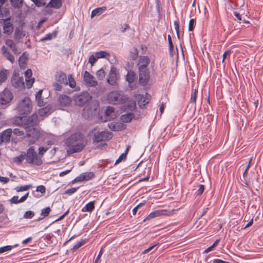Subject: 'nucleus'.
Instances as JSON below:
<instances>
[{"label":"nucleus","mask_w":263,"mask_h":263,"mask_svg":"<svg viewBox=\"0 0 263 263\" xmlns=\"http://www.w3.org/2000/svg\"><path fill=\"white\" fill-rule=\"evenodd\" d=\"M87 143L85 136L80 133H75L69 136L65 141L66 145L68 147V154H72L82 151Z\"/></svg>","instance_id":"f257e3e1"},{"label":"nucleus","mask_w":263,"mask_h":263,"mask_svg":"<svg viewBox=\"0 0 263 263\" xmlns=\"http://www.w3.org/2000/svg\"><path fill=\"white\" fill-rule=\"evenodd\" d=\"M39 122L37 114H33L29 117H24V128L26 129V135L36 139L39 135L37 129L34 127Z\"/></svg>","instance_id":"f03ea898"},{"label":"nucleus","mask_w":263,"mask_h":263,"mask_svg":"<svg viewBox=\"0 0 263 263\" xmlns=\"http://www.w3.org/2000/svg\"><path fill=\"white\" fill-rule=\"evenodd\" d=\"M96 128L89 132V134H92V142L96 146V149L101 148L105 145V142L112 138V134L108 131H101L95 132Z\"/></svg>","instance_id":"7ed1b4c3"},{"label":"nucleus","mask_w":263,"mask_h":263,"mask_svg":"<svg viewBox=\"0 0 263 263\" xmlns=\"http://www.w3.org/2000/svg\"><path fill=\"white\" fill-rule=\"evenodd\" d=\"M127 99V96L125 95L122 91L114 90L110 92L107 96V101L108 102L114 105L124 103Z\"/></svg>","instance_id":"20e7f679"},{"label":"nucleus","mask_w":263,"mask_h":263,"mask_svg":"<svg viewBox=\"0 0 263 263\" xmlns=\"http://www.w3.org/2000/svg\"><path fill=\"white\" fill-rule=\"evenodd\" d=\"M15 110L20 115H27L30 113L32 110V104L30 98L26 97L18 101Z\"/></svg>","instance_id":"39448f33"},{"label":"nucleus","mask_w":263,"mask_h":263,"mask_svg":"<svg viewBox=\"0 0 263 263\" xmlns=\"http://www.w3.org/2000/svg\"><path fill=\"white\" fill-rule=\"evenodd\" d=\"M26 162L35 165H41L43 163L42 158L36 154L33 146L30 147L26 153Z\"/></svg>","instance_id":"423d86ee"},{"label":"nucleus","mask_w":263,"mask_h":263,"mask_svg":"<svg viewBox=\"0 0 263 263\" xmlns=\"http://www.w3.org/2000/svg\"><path fill=\"white\" fill-rule=\"evenodd\" d=\"M55 81L61 84L69 86L74 88L76 86V82L71 74L68 75V80L66 74L63 72H58L55 76Z\"/></svg>","instance_id":"0eeeda50"},{"label":"nucleus","mask_w":263,"mask_h":263,"mask_svg":"<svg viewBox=\"0 0 263 263\" xmlns=\"http://www.w3.org/2000/svg\"><path fill=\"white\" fill-rule=\"evenodd\" d=\"M99 104L97 101H92L83 109L82 116L86 119H90L96 115Z\"/></svg>","instance_id":"6e6552de"},{"label":"nucleus","mask_w":263,"mask_h":263,"mask_svg":"<svg viewBox=\"0 0 263 263\" xmlns=\"http://www.w3.org/2000/svg\"><path fill=\"white\" fill-rule=\"evenodd\" d=\"M91 96L87 91H84L80 94L75 95L73 99L77 105L82 106L91 100Z\"/></svg>","instance_id":"1a4fd4ad"},{"label":"nucleus","mask_w":263,"mask_h":263,"mask_svg":"<svg viewBox=\"0 0 263 263\" xmlns=\"http://www.w3.org/2000/svg\"><path fill=\"white\" fill-rule=\"evenodd\" d=\"M0 24L3 25L4 34L7 35H10L12 34L14 30V25L11 21L10 16L5 19L0 18Z\"/></svg>","instance_id":"9d476101"},{"label":"nucleus","mask_w":263,"mask_h":263,"mask_svg":"<svg viewBox=\"0 0 263 263\" xmlns=\"http://www.w3.org/2000/svg\"><path fill=\"white\" fill-rule=\"evenodd\" d=\"M139 82L142 86H146L149 82L151 75L149 70H138Z\"/></svg>","instance_id":"9b49d317"},{"label":"nucleus","mask_w":263,"mask_h":263,"mask_svg":"<svg viewBox=\"0 0 263 263\" xmlns=\"http://www.w3.org/2000/svg\"><path fill=\"white\" fill-rule=\"evenodd\" d=\"M13 98L12 93L7 88H5L0 93V104L6 105L9 103Z\"/></svg>","instance_id":"f8f14e48"},{"label":"nucleus","mask_w":263,"mask_h":263,"mask_svg":"<svg viewBox=\"0 0 263 263\" xmlns=\"http://www.w3.org/2000/svg\"><path fill=\"white\" fill-rule=\"evenodd\" d=\"M11 83L16 88L21 89L25 87V83L23 77H20L18 74L14 73L11 78Z\"/></svg>","instance_id":"ddd939ff"},{"label":"nucleus","mask_w":263,"mask_h":263,"mask_svg":"<svg viewBox=\"0 0 263 263\" xmlns=\"http://www.w3.org/2000/svg\"><path fill=\"white\" fill-rule=\"evenodd\" d=\"M150 63V59L147 56H140L139 58L137 66L138 70H149L147 68Z\"/></svg>","instance_id":"4468645a"},{"label":"nucleus","mask_w":263,"mask_h":263,"mask_svg":"<svg viewBox=\"0 0 263 263\" xmlns=\"http://www.w3.org/2000/svg\"><path fill=\"white\" fill-rule=\"evenodd\" d=\"M119 78V74L118 73L117 69L115 67H112L110 70L109 77L107 79L108 83L111 85H115Z\"/></svg>","instance_id":"2eb2a0df"},{"label":"nucleus","mask_w":263,"mask_h":263,"mask_svg":"<svg viewBox=\"0 0 263 263\" xmlns=\"http://www.w3.org/2000/svg\"><path fill=\"white\" fill-rule=\"evenodd\" d=\"M83 79L85 82L89 86L93 87L98 85V82L95 78L87 71H85Z\"/></svg>","instance_id":"dca6fc26"},{"label":"nucleus","mask_w":263,"mask_h":263,"mask_svg":"<svg viewBox=\"0 0 263 263\" xmlns=\"http://www.w3.org/2000/svg\"><path fill=\"white\" fill-rule=\"evenodd\" d=\"M149 96L146 93L145 96L143 95H135L134 97L138 101V104L140 107H143L146 104L148 103L149 101Z\"/></svg>","instance_id":"f3484780"},{"label":"nucleus","mask_w":263,"mask_h":263,"mask_svg":"<svg viewBox=\"0 0 263 263\" xmlns=\"http://www.w3.org/2000/svg\"><path fill=\"white\" fill-rule=\"evenodd\" d=\"M168 213H170L166 210H156L154 212H151L144 220H150L157 217H159L162 215H167Z\"/></svg>","instance_id":"a211bd4d"},{"label":"nucleus","mask_w":263,"mask_h":263,"mask_svg":"<svg viewBox=\"0 0 263 263\" xmlns=\"http://www.w3.org/2000/svg\"><path fill=\"white\" fill-rule=\"evenodd\" d=\"M12 133V130L11 128L7 129L3 132L0 135V143L9 142Z\"/></svg>","instance_id":"6ab92c4d"},{"label":"nucleus","mask_w":263,"mask_h":263,"mask_svg":"<svg viewBox=\"0 0 263 263\" xmlns=\"http://www.w3.org/2000/svg\"><path fill=\"white\" fill-rule=\"evenodd\" d=\"M32 75V73L30 69H27L25 72L26 84L28 88L32 87L34 82V79L31 78Z\"/></svg>","instance_id":"aec40b11"},{"label":"nucleus","mask_w":263,"mask_h":263,"mask_svg":"<svg viewBox=\"0 0 263 263\" xmlns=\"http://www.w3.org/2000/svg\"><path fill=\"white\" fill-rule=\"evenodd\" d=\"M94 177V174L92 172L84 173L74 179L76 182H81L89 180Z\"/></svg>","instance_id":"412c9836"},{"label":"nucleus","mask_w":263,"mask_h":263,"mask_svg":"<svg viewBox=\"0 0 263 263\" xmlns=\"http://www.w3.org/2000/svg\"><path fill=\"white\" fill-rule=\"evenodd\" d=\"M53 111L52 106L48 105L46 107L41 108L38 111V114L40 117L47 116L50 115Z\"/></svg>","instance_id":"4be33fe9"},{"label":"nucleus","mask_w":263,"mask_h":263,"mask_svg":"<svg viewBox=\"0 0 263 263\" xmlns=\"http://www.w3.org/2000/svg\"><path fill=\"white\" fill-rule=\"evenodd\" d=\"M2 52L3 55L12 64L15 62V58L14 56L11 53L10 51L5 46L2 47Z\"/></svg>","instance_id":"5701e85b"},{"label":"nucleus","mask_w":263,"mask_h":263,"mask_svg":"<svg viewBox=\"0 0 263 263\" xmlns=\"http://www.w3.org/2000/svg\"><path fill=\"white\" fill-rule=\"evenodd\" d=\"M29 195V193H27L25 194L23 197H22L20 199H18V196H14L10 200V202L11 203L17 204L18 203H21L24 202L28 198Z\"/></svg>","instance_id":"b1692460"},{"label":"nucleus","mask_w":263,"mask_h":263,"mask_svg":"<svg viewBox=\"0 0 263 263\" xmlns=\"http://www.w3.org/2000/svg\"><path fill=\"white\" fill-rule=\"evenodd\" d=\"M24 117L21 116H15L13 117L11 122L13 124L17 125L23 126L24 127Z\"/></svg>","instance_id":"393cba45"},{"label":"nucleus","mask_w":263,"mask_h":263,"mask_svg":"<svg viewBox=\"0 0 263 263\" xmlns=\"http://www.w3.org/2000/svg\"><path fill=\"white\" fill-rule=\"evenodd\" d=\"M59 100L61 105L63 106L69 105L71 101L70 97L66 95L61 96L59 97Z\"/></svg>","instance_id":"a878e982"},{"label":"nucleus","mask_w":263,"mask_h":263,"mask_svg":"<svg viewBox=\"0 0 263 263\" xmlns=\"http://www.w3.org/2000/svg\"><path fill=\"white\" fill-rule=\"evenodd\" d=\"M106 9V7L105 6H103L101 7H99L93 10L91 13V17L92 18L95 16L100 15L102 14L104 11Z\"/></svg>","instance_id":"bb28decb"},{"label":"nucleus","mask_w":263,"mask_h":263,"mask_svg":"<svg viewBox=\"0 0 263 263\" xmlns=\"http://www.w3.org/2000/svg\"><path fill=\"white\" fill-rule=\"evenodd\" d=\"M136 73L134 71L129 70L126 76V80L129 84L133 83L136 79Z\"/></svg>","instance_id":"cd10ccee"},{"label":"nucleus","mask_w":263,"mask_h":263,"mask_svg":"<svg viewBox=\"0 0 263 263\" xmlns=\"http://www.w3.org/2000/svg\"><path fill=\"white\" fill-rule=\"evenodd\" d=\"M62 6L61 0H51L47 5V7L54 9H59Z\"/></svg>","instance_id":"c85d7f7f"},{"label":"nucleus","mask_w":263,"mask_h":263,"mask_svg":"<svg viewBox=\"0 0 263 263\" xmlns=\"http://www.w3.org/2000/svg\"><path fill=\"white\" fill-rule=\"evenodd\" d=\"M95 209V201H90L82 209L83 212H91Z\"/></svg>","instance_id":"c756f323"},{"label":"nucleus","mask_w":263,"mask_h":263,"mask_svg":"<svg viewBox=\"0 0 263 263\" xmlns=\"http://www.w3.org/2000/svg\"><path fill=\"white\" fill-rule=\"evenodd\" d=\"M105 114L109 118L114 119L116 116L114 108L112 106H108L105 110Z\"/></svg>","instance_id":"7c9ffc66"},{"label":"nucleus","mask_w":263,"mask_h":263,"mask_svg":"<svg viewBox=\"0 0 263 263\" xmlns=\"http://www.w3.org/2000/svg\"><path fill=\"white\" fill-rule=\"evenodd\" d=\"M9 73V70L4 68L0 70V83L4 82L7 80Z\"/></svg>","instance_id":"2f4dec72"},{"label":"nucleus","mask_w":263,"mask_h":263,"mask_svg":"<svg viewBox=\"0 0 263 263\" xmlns=\"http://www.w3.org/2000/svg\"><path fill=\"white\" fill-rule=\"evenodd\" d=\"M6 45L8 46L11 50L14 53H16L17 51V48L16 45L14 43L13 40L11 39H7L5 41Z\"/></svg>","instance_id":"473e14b6"},{"label":"nucleus","mask_w":263,"mask_h":263,"mask_svg":"<svg viewBox=\"0 0 263 263\" xmlns=\"http://www.w3.org/2000/svg\"><path fill=\"white\" fill-rule=\"evenodd\" d=\"M134 115L133 113H128L123 115L121 117L122 121L124 122H130L133 119Z\"/></svg>","instance_id":"72a5a7b5"},{"label":"nucleus","mask_w":263,"mask_h":263,"mask_svg":"<svg viewBox=\"0 0 263 263\" xmlns=\"http://www.w3.org/2000/svg\"><path fill=\"white\" fill-rule=\"evenodd\" d=\"M25 159L26 160V153L22 152L18 156L13 158V161L17 164H20Z\"/></svg>","instance_id":"f704fd0d"},{"label":"nucleus","mask_w":263,"mask_h":263,"mask_svg":"<svg viewBox=\"0 0 263 263\" xmlns=\"http://www.w3.org/2000/svg\"><path fill=\"white\" fill-rule=\"evenodd\" d=\"M57 35V32L54 31L52 33L47 34L44 37L40 39V41L44 42L47 40H51L53 38H55Z\"/></svg>","instance_id":"c9c22d12"},{"label":"nucleus","mask_w":263,"mask_h":263,"mask_svg":"<svg viewBox=\"0 0 263 263\" xmlns=\"http://www.w3.org/2000/svg\"><path fill=\"white\" fill-rule=\"evenodd\" d=\"M42 90H40L35 95V100L40 106L44 105V101L42 99Z\"/></svg>","instance_id":"e433bc0d"},{"label":"nucleus","mask_w":263,"mask_h":263,"mask_svg":"<svg viewBox=\"0 0 263 263\" xmlns=\"http://www.w3.org/2000/svg\"><path fill=\"white\" fill-rule=\"evenodd\" d=\"M50 211L51 209L49 207H47L45 209H42L41 213V216L42 217H40L37 220H41L45 218L46 217L48 216Z\"/></svg>","instance_id":"4c0bfd02"},{"label":"nucleus","mask_w":263,"mask_h":263,"mask_svg":"<svg viewBox=\"0 0 263 263\" xmlns=\"http://www.w3.org/2000/svg\"><path fill=\"white\" fill-rule=\"evenodd\" d=\"M96 57L97 59H100V58H106L107 57H110V54L105 51H100L99 52H97L95 53Z\"/></svg>","instance_id":"58836bf2"},{"label":"nucleus","mask_w":263,"mask_h":263,"mask_svg":"<svg viewBox=\"0 0 263 263\" xmlns=\"http://www.w3.org/2000/svg\"><path fill=\"white\" fill-rule=\"evenodd\" d=\"M27 60V58L25 55V53H24L18 59V63L21 67L24 68L25 67V64L26 61Z\"/></svg>","instance_id":"ea45409f"},{"label":"nucleus","mask_w":263,"mask_h":263,"mask_svg":"<svg viewBox=\"0 0 263 263\" xmlns=\"http://www.w3.org/2000/svg\"><path fill=\"white\" fill-rule=\"evenodd\" d=\"M25 35V33L22 29L16 28L14 33V36L16 39H22Z\"/></svg>","instance_id":"a19ab883"},{"label":"nucleus","mask_w":263,"mask_h":263,"mask_svg":"<svg viewBox=\"0 0 263 263\" xmlns=\"http://www.w3.org/2000/svg\"><path fill=\"white\" fill-rule=\"evenodd\" d=\"M23 0H10L12 6L15 8H20L22 7Z\"/></svg>","instance_id":"79ce46f5"},{"label":"nucleus","mask_w":263,"mask_h":263,"mask_svg":"<svg viewBox=\"0 0 263 263\" xmlns=\"http://www.w3.org/2000/svg\"><path fill=\"white\" fill-rule=\"evenodd\" d=\"M197 92L198 90L197 89H194L193 91H192L190 100L191 103H193L194 104L196 103L197 97Z\"/></svg>","instance_id":"37998d69"},{"label":"nucleus","mask_w":263,"mask_h":263,"mask_svg":"<svg viewBox=\"0 0 263 263\" xmlns=\"http://www.w3.org/2000/svg\"><path fill=\"white\" fill-rule=\"evenodd\" d=\"M119 126H120V124L119 123H110L109 124H108V127L109 128L112 130H115V131H117V130H119L120 128L119 127Z\"/></svg>","instance_id":"c03bdc74"},{"label":"nucleus","mask_w":263,"mask_h":263,"mask_svg":"<svg viewBox=\"0 0 263 263\" xmlns=\"http://www.w3.org/2000/svg\"><path fill=\"white\" fill-rule=\"evenodd\" d=\"M96 75L99 80H102L105 77V74L104 70L100 69L97 71Z\"/></svg>","instance_id":"a18cd8bd"},{"label":"nucleus","mask_w":263,"mask_h":263,"mask_svg":"<svg viewBox=\"0 0 263 263\" xmlns=\"http://www.w3.org/2000/svg\"><path fill=\"white\" fill-rule=\"evenodd\" d=\"M30 187H31L30 185L20 186H17L15 188V190L17 192H23V191H27V190H29Z\"/></svg>","instance_id":"49530a36"},{"label":"nucleus","mask_w":263,"mask_h":263,"mask_svg":"<svg viewBox=\"0 0 263 263\" xmlns=\"http://www.w3.org/2000/svg\"><path fill=\"white\" fill-rule=\"evenodd\" d=\"M196 25V20L194 18H192L190 20L189 24V30L192 31L194 30Z\"/></svg>","instance_id":"de8ad7c7"},{"label":"nucleus","mask_w":263,"mask_h":263,"mask_svg":"<svg viewBox=\"0 0 263 263\" xmlns=\"http://www.w3.org/2000/svg\"><path fill=\"white\" fill-rule=\"evenodd\" d=\"M1 12H0V17L1 18L7 17L9 15V10L7 8L2 9V11H1Z\"/></svg>","instance_id":"09e8293b"},{"label":"nucleus","mask_w":263,"mask_h":263,"mask_svg":"<svg viewBox=\"0 0 263 263\" xmlns=\"http://www.w3.org/2000/svg\"><path fill=\"white\" fill-rule=\"evenodd\" d=\"M34 216V213L32 211H26L24 215V218L26 219H30L32 218Z\"/></svg>","instance_id":"8fccbe9b"},{"label":"nucleus","mask_w":263,"mask_h":263,"mask_svg":"<svg viewBox=\"0 0 263 263\" xmlns=\"http://www.w3.org/2000/svg\"><path fill=\"white\" fill-rule=\"evenodd\" d=\"M12 248H13V246H10V245L1 247L0 248V254H2L3 253H4V252L8 251H10L11 250H12Z\"/></svg>","instance_id":"3c124183"},{"label":"nucleus","mask_w":263,"mask_h":263,"mask_svg":"<svg viewBox=\"0 0 263 263\" xmlns=\"http://www.w3.org/2000/svg\"><path fill=\"white\" fill-rule=\"evenodd\" d=\"M48 149V148L45 147H40L39 148V156L41 157V158L44 154V153Z\"/></svg>","instance_id":"603ef678"},{"label":"nucleus","mask_w":263,"mask_h":263,"mask_svg":"<svg viewBox=\"0 0 263 263\" xmlns=\"http://www.w3.org/2000/svg\"><path fill=\"white\" fill-rule=\"evenodd\" d=\"M174 24L178 37L179 38V22L178 20L175 21Z\"/></svg>","instance_id":"864d4df0"},{"label":"nucleus","mask_w":263,"mask_h":263,"mask_svg":"<svg viewBox=\"0 0 263 263\" xmlns=\"http://www.w3.org/2000/svg\"><path fill=\"white\" fill-rule=\"evenodd\" d=\"M126 158V153H122L116 160L115 164H118L120 163L122 160H125Z\"/></svg>","instance_id":"5fc2aeb1"},{"label":"nucleus","mask_w":263,"mask_h":263,"mask_svg":"<svg viewBox=\"0 0 263 263\" xmlns=\"http://www.w3.org/2000/svg\"><path fill=\"white\" fill-rule=\"evenodd\" d=\"M13 133L14 135L17 136H23L24 134V132L23 130H20L19 128L14 129Z\"/></svg>","instance_id":"6e6d98bb"},{"label":"nucleus","mask_w":263,"mask_h":263,"mask_svg":"<svg viewBox=\"0 0 263 263\" xmlns=\"http://www.w3.org/2000/svg\"><path fill=\"white\" fill-rule=\"evenodd\" d=\"M145 204V203L144 202H141L140 203H139L136 207H135L133 210V214L134 215H135L136 214V213L137 212V210L139 208L143 206V205H144Z\"/></svg>","instance_id":"4d7b16f0"},{"label":"nucleus","mask_w":263,"mask_h":263,"mask_svg":"<svg viewBox=\"0 0 263 263\" xmlns=\"http://www.w3.org/2000/svg\"><path fill=\"white\" fill-rule=\"evenodd\" d=\"M204 190V186L203 184H200L198 190L196 192V194L197 195H201L203 193Z\"/></svg>","instance_id":"13d9d810"},{"label":"nucleus","mask_w":263,"mask_h":263,"mask_svg":"<svg viewBox=\"0 0 263 263\" xmlns=\"http://www.w3.org/2000/svg\"><path fill=\"white\" fill-rule=\"evenodd\" d=\"M84 244L83 241L78 242L71 249L72 252L77 251L79 248H80Z\"/></svg>","instance_id":"bf43d9fd"},{"label":"nucleus","mask_w":263,"mask_h":263,"mask_svg":"<svg viewBox=\"0 0 263 263\" xmlns=\"http://www.w3.org/2000/svg\"><path fill=\"white\" fill-rule=\"evenodd\" d=\"M36 6L42 7L45 5L44 0H31Z\"/></svg>","instance_id":"052dcab7"},{"label":"nucleus","mask_w":263,"mask_h":263,"mask_svg":"<svg viewBox=\"0 0 263 263\" xmlns=\"http://www.w3.org/2000/svg\"><path fill=\"white\" fill-rule=\"evenodd\" d=\"M168 45H169V50L170 52H172L173 50L174 46L173 42L172 40V38L170 35H168Z\"/></svg>","instance_id":"680f3d73"},{"label":"nucleus","mask_w":263,"mask_h":263,"mask_svg":"<svg viewBox=\"0 0 263 263\" xmlns=\"http://www.w3.org/2000/svg\"><path fill=\"white\" fill-rule=\"evenodd\" d=\"M97 59H97V58L96 57V55H91L88 59V62L89 63L91 64V65H93V64L95 63Z\"/></svg>","instance_id":"e2e57ef3"},{"label":"nucleus","mask_w":263,"mask_h":263,"mask_svg":"<svg viewBox=\"0 0 263 263\" xmlns=\"http://www.w3.org/2000/svg\"><path fill=\"white\" fill-rule=\"evenodd\" d=\"M53 85L54 87L55 90H58V91H61L62 90V86L61 84L59 83L57 81H56V82H54L53 84Z\"/></svg>","instance_id":"0e129e2a"},{"label":"nucleus","mask_w":263,"mask_h":263,"mask_svg":"<svg viewBox=\"0 0 263 263\" xmlns=\"http://www.w3.org/2000/svg\"><path fill=\"white\" fill-rule=\"evenodd\" d=\"M36 191L40 192L41 193H45L46 192V188L44 185H39L37 187Z\"/></svg>","instance_id":"69168bd1"},{"label":"nucleus","mask_w":263,"mask_h":263,"mask_svg":"<svg viewBox=\"0 0 263 263\" xmlns=\"http://www.w3.org/2000/svg\"><path fill=\"white\" fill-rule=\"evenodd\" d=\"M77 190V189L76 187L69 189L65 191V193L67 194H68V195H71V194H73L74 193H75L76 192Z\"/></svg>","instance_id":"338daca9"},{"label":"nucleus","mask_w":263,"mask_h":263,"mask_svg":"<svg viewBox=\"0 0 263 263\" xmlns=\"http://www.w3.org/2000/svg\"><path fill=\"white\" fill-rule=\"evenodd\" d=\"M157 245V244H156V245H153V246L149 247L147 249H145V250H144L142 252V254H145L148 253L149 252L152 251Z\"/></svg>","instance_id":"774afa93"}]
</instances>
